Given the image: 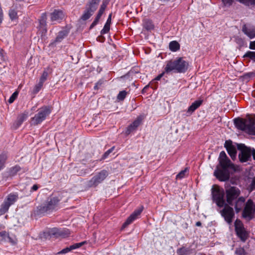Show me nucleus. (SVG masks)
I'll list each match as a JSON object with an SVG mask.
<instances>
[{
	"mask_svg": "<svg viewBox=\"0 0 255 255\" xmlns=\"http://www.w3.org/2000/svg\"><path fill=\"white\" fill-rule=\"evenodd\" d=\"M3 50L2 49L0 48V55L1 56H3Z\"/></svg>",
	"mask_w": 255,
	"mask_h": 255,
	"instance_id": "obj_54",
	"label": "nucleus"
},
{
	"mask_svg": "<svg viewBox=\"0 0 255 255\" xmlns=\"http://www.w3.org/2000/svg\"><path fill=\"white\" fill-rule=\"evenodd\" d=\"M201 225H202L201 223L200 222H199V221H198V222H196V225L197 226H198V227H200V226H201Z\"/></svg>",
	"mask_w": 255,
	"mask_h": 255,
	"instance_id": "obj_53",
	"label": "nucleus"
},
{
	"mask_svg": "<svg viewBox=\"0 0 255 255\" xmlns=\"http://www.w3.org/2000/svg\"><path fill=\"white\" fill-rule=\"evenodd\" d=\"M203 100H197L195 101L188 108L187 112L189 115H191L197 109H198L202 104Z\"/></svg>",
	"mask_w": 255,
	"mask_h": 255,
	"instance_id": "obj_21",
	"label": "nucleus"
},
{
	"mask_svg": "<svg viewBox=\"0 0 255 255\" xmlns=\"http://www.w3.org/2000/svg\"><path fill=\"white\" fill-rule=\"evenodd\" d=\"M234 124L238 129L249 134L255 135V120L254 119L251 118L247 119H235Z\"/></svg>",
	"mask_w": 255,
	"mask_h": 255,
	"instance_id": "obj_4",
	"label": "nucleus"
},
{
	"mask_svg": "<svg viewBox=\"0 0 255 255\" xmlns=\"http://www.w3.org/2000/svg\"><path fill=\"white\" fill-rule=\"evenodd\" d=\"M225 147L228 151V153L231 157L234 159L235 158L237 153L236 148L232 145V143L226 141Z\"/></svg>",
	"mask_w": 255,
	"mask_h": 255,
	"instance_id": "obj_18",
	"label": "nucleus"
},
{
	"mask_svg": "<svg viewBox=\"0 0 255 255\" xmlns=\"http://www.w3.org/2000/svg\"><path fill=\"white\" fill-rule=\"evenodd\" d=\"M222 210L220 213L225 221L229 225H231L235 217V213L233 207L227 204H225L223 207Z\"/></svg>",
	"mask_w": 255,
	"mask_h": 255,
	"instance_id": "obj_10",
	"label": "nucleus"
},
{
	"mask_svg": "<svg viewBox=\"0 0 255 255\" xmlns=\"http://www.w3.org/2000/svg\"><path fill=\"white\" fill-rule=\"evenodd\" d=\"M17 95H18L17 92L16 91V92H14L12 94V95L10 96V97L9 98V99L8 100L9 103H10V104L14 102V101L16 99V98H17Z\"/></svg>",
	"mask_w": 255,
	"mask_h": 255,
	"instance_id": "obj_41",
	"label": "nucleus"
},
{
	"mask_svg": "<svg viewBox=\"0 0 255 255\" xmlns=\"http://www.w3.org/2000/svg\"><path fill=\"white\" fill-rule=\"evenodd\" d=\"M71 250L80 248L78 243L70 246Z\"/></svg>",
	"mask_w": 255,
	"mask_h": 255,
	"instance_id": "obj_48",
	"label": "nucleus"
},
{
	"mask_svg": "<svg viewBox=\"0 0 255 255\" xmlns=\"http://www.w3.org/2000/svg\"><path fill=\"white\" fill-rule=\"evenodd\" d=\"M7 239L9 240V242L10 243H11V244L15 245V244H16L17 241H16V239H12L10 237H9V236L7 238Z\"/></svg>",
	"mask_w": 255,
	"mask_h": 255,
	"instance_id": "obj_45",
	"label": "nucleus"
},
{
	"mask_svg": "<svg viewBox=\"0 0 255 255\" xmlns=\"http://www.w3.org/2000/svg\"><path fill=\"white\" fill-rule=\"evenodd\" d=\"M18 199V194L16 193H10L7 196L4 201L10 206L13 205Z\"/></svg>",
	"mask_w": 255,
	"mask_h": 255,
	"instance_id": "obj_20",
	"label": "nucleus"
},
{
	"mask_svg": "<svg viewBox=\"0 0 255 255\" xmlns=\"http://www.w3.org/2000/svg\"><path fill=\"white\" fill-rule=\"evenodd\" d=\"M16 1H24V0H16Z\"/></svg>",
	"mask_w": 255,
	"mask_h": 255,
	"instance_id": "obj_55",
	"label": "nucleus"
},
{
	"mask_svg": "<svg viewBox=\"0 0 255 255\" xmlns=\"http://www.w3.org/2000/svg\"><path fill=\"white\" fill-rule=\"evenodd\" d=\"M114 149V147H112L111 148H110V149H109L108 150H107L104 154L103 155V158H106L110 153H111L113 150Z\"/></svg>",
	"mask_w": 255,
	"mask_h": 255,
	"instance_id": "obj_44",
	"label": "nucleus"
},
{
	"mask_svg": "<svg viewBox=\"0 0 255 255\" xmlns=\"http://www.w3.org/2000/svg\"><path fill=\"white\" fill-rule=\"evenodd\" d=\"M107 7V4L103 2L102 4L101 5L100 8L99 10V11L98 12V14L94 20V21L92 22L91 25H90V28L92 29L99 22L101 16L103 14V13L105 11V10Z\"/></svg>",
	"mask_w": 255,
	"mask_h": 255,
	"instance_id": "obj_16",
	"label": "nucleus"
},
{
	"mask_svg": "<svg viewBox=\"0 0 255 255\" xmlns=\"http://www.w3.org/2000/svg\"><path fill=\"white\" fill-rule=\"evenodd\" d=\"M219 161L221 169L216 170L214 174L221 181H227L230 176V170L236 171L237 170V166L231 162L224 151L220 153Z\"/></svg>",
	"mask_w": 255,
	"mask_h": 255,
	"instance_id": "obj_1",
	"label": "nucleus"
},
{
	"mask_svg": "<svg viewBox=\"0 0 255 255\" xmlns=\"http://www.w3.org/2000/svg\"><path fill=\"white\" fill-rule=\"evenodd\" d=\"M47 19V15L45 13H43L42 14L39 20L40 27L43 29L45 32L46 31L45 27L46 26V21Z\"/></svg>",
	"mask_w": 255,
	"mask_h": 255,
	"instance_id": "obj_23",
	"label": "nucleus"
},
{
	"mask_svg": "<svg viewBox=\"0 0 255 255\" xmlns=\"http://www.w3.org/2000/svg\"><path fill=\"white\" fill-rule=\"evenodd\" d=\"M127 95V92L126 91L124 90L121 91L117 96V99L119 101H123L126 98Z\"/></svg>",
	"mask_w": 255,
	"mask_h": 255,
	"instance_id": "obj_31",
	"label": "nucleus"
},
{
	"mask_svg": "<svg viewBox=\"0 0 255 255\" xmlns=\"http://www.w3.org/2000/svg\"><path fill=\"white\" fill-rule=\"evenodd\" d=\"M243 31L250 38L255 37V29L254 28H248L245 26L243 28Z\"/></svg>",
	"mask_w": 255,
	"mask_h": 255,
	"instance_id": "obj_22",
	"label": "nucleus"
},
{
	"mask_svg": "<svg viewBox=\"0 0 255 255\" xmlns=\"http://www.w3.org/2000/svg\"><path fill=\"white\" fill-rule=\"evenodd\" d=\"M188 62L183 60V58L179 57L175 60L168 61L164 70L167 73L172 71L178 73H184L188 69Z\"/></svg>",
	"mask_w": 255,
	"mask_h": 255,
	"instance_id": "obj_3",
	"label": "nucleus"
},
{
	"mask_svg": "<svg viewBox=\"0 0 255 255\" xmlns=\"http://www.w3.org/2000/svg\"><path fill=\"white\" fill-rule=\"evenodd\" d=\"M64 17V14L62 10H54L51 14V20L52 21H59Z\"/></svg>",
	"mask_w": 255,
	"mask_h": 255,
	"instance_id": "obj_19",
	"label": "nucleus"
},
{
	"mask_svg": "<svg viewBox=\"0 0 255 255\" xmlns=\"http://www.w3.org/2000/svg\"><path fill=\"white\" fill-rule=\"evenodd\" d=\"M242 216L245 219L251 220L255 217V204L252 199H249L245 203Z\"/></svg>",
	"mask_w": 255,
	"mask_h": 255,
	"instance_id": "obj_8",
	"label": "nucleus"
},
{
	"mask_svg": "<svg viewBox=\"0 0 255 255\" xmlns=\"http://www.w3.org/2000/svg\"><path fill=\"white\" fill-rule=\"evenodd\" d=\"M111 19H112V13L110 14V15H109V17L108 18L106 23L111 24Z\"/></svg>",
	"mask_w": 255,
	"mask_h": 255,
	"instance_id": "obj_49",
	"label": "nucleus"
},
{
	"mask_svg": "<svg viewBox=\"0 0 255 255\" xmlns=\"http://www.w3.org/2000/svg\"><path fill=\"white\" fill-rule=\"evenodd\" d=\"M38 185H36V184H35V185H34L32 187V188H31V190H32V191H36V190L38 189Z\"/></svg>",
	"mask_w": 255,
	"mask_h": 255,
	"instance_id": "obj_50",
	"label": "nucleus"
},
{
	"mask_svg": "<svg viewBox=\"0 0 255 255\" xmlns=\"http://www.w3.org/2000/svg\"><path fill=\"white\" fill-rule=\"evenodd\" d=\"M67 34L68 32L66 30L60 31L55 40V42H60L66 36H67Z\"/></svg>",
	"mask_w": 255,
	"mask_h": 255,
	"instance_id": "obj_27",
	"label": "nucleus"
},
{
	"mask_svg": "<svg viewBox=\"0 0 255 255\" xmlns=\"http://www.w3.org/2000/svg\"><path fill=\"white\" fill-rule=\"evenodd\" d=\"M189 251L185 248H181L177 250V253L178 255H187Z\"/></svg>",
	"mask_w": 255,
	"mask_h": 255,
	"instance_id": "obj_35",
	"label": "nucleus"
},
{
	"mask_svg": "<svg viewBox=\"0 0 255 255\" xmlns=\"http://www.w3.org/2000/svg\"><path fill=\"white\" fill-rule=\"evenodd\" d=\"M165 71L162 72V73H161L160 74H159V75H158L155 78V80H157V81H158L159 80L161 77H163V76L164 75V73H165Z\"/></svg>",
	"mask_w": 255,
	"mask_h": 255,
	"instance_id": "obj_47",
	"label": "nucleus"
},
{
	"mask_svg": "<svg viewBox=\"0 0 255 255\" xmlns=\"http://www.w3.org/2000/svg\"><path fill=\"white\" fill-rule=\"evenodd\" d=\"M238 149L241 151L239 154V158L241 162H245L249 160L251 156L252 149L248 147L244 144H238Z\"/></svg>",
	"mask_w": 255,
	"mask_h": 255,
	"instance_id": "obj_13",
	"label": "nucleus"
},
{
	"mask_svg": "<svg viewBox=\"0 0 255 255\" xmlns=\"http://www.w3.org/2000/svg\"><path fill=\"white\" fill-rule=\"evenodd\" d=\"M244 57H249L255 62V52L248 51L244 55Z\"/></svg>",
	"mask_w": 255,
	"mask_h": 255,
	"instance_id": "obj_32",
	"label": "nucleus"
},
{
	"mask_svg": "<svg viewBox=\"0 0 255 255\" xmlns=\"http://www.w3.org/2000/svg\"><path fill=\"white\" fill-rule=\"evenodd\" d=\"M110 25L111 24L107 23H105L104 28L101 31L102 34L107 33L109 31L110 28Z\"/></svg>",
	"mask_w": 255,
	"mask_h": 255,
	"instance_id": "obj_38",
	"label": "nucleus"
},
{
	"mask_svg": "<svg viewBox=\"0 0 255 255\" xmlns=\"http://www.w3.org/2000/svg\"><path fill=\"white\" fill-rule=\"evenodd\" d=\"M101 0H91L87 4L85 10L80 17L83 21L88 19L97 9L98 5Z\"/></svg>",
	"mask_w": 255,
	"mask_h": 255,
	"instance_id": "obj_7",
	"label": "nucleus"
},
{
	"mask_svg": "<svg viewBox=\"0 0 255 255\" xmlns=\"http://www.w3.org/2000/svg\"><path fill=\"white\" fill-rule=\"evenodd\" d=\"M8 236V234L5 231L0 232V242L5 241Z\"/></svg>",
	"mask_w": 255,
	"mask_h": 255,
	"instance_id": "obj_33",
	"label": "nucleus"
},
{
	"mask_svg": "<svg viewBox=\"0 0 255 255\" xmlns=\"http://www.w3.org/2000/svg\"><path fill=\"white\" fill-rule=\"evenodd\" d=\"M27 113H23L20 114L17 118L16 121V125L17 127L19 126L27 118Z\"/></svg>",
	"mask_w": 255,
	"mask_h": 255,
	"instance_id": "obj_26",
	"label": "nucleus"
},
{
	"mask_svg": "<svg viewBox=\"0 0 255 255\" xmlns=\"http://www.w3.org/2000/svg\"><path fill=\"white\" fill-rule=\"evenodd\" d=\"M9 207L10 206L9 205L3 201L0 207V215H2L6 213L8 211Z\"/></svg>",
	"mask_w": 255,
	"mask_h": 255,
	"instance_id": "obj_25",
	"label": "nucleus"
},
{
	"mask_svg": "<svg viewBox=\"0 0 255 255\" xmlns=\"http://www.w3.org/2000/svg\"><path fill=\"white\" fill-rule=\"evenodd\" d=\"M241 193V190L235 186H231L225 190L227 203L234 206L237 213L242 210L246 202V197L240 196Z\"/></svg>",
	"mask_w": 255,
	"mask_h": 255,
	"instance_id": "obj_2",
	"label": "nucleus"
},
{
	"mask_svg": "<svg viewBox=\"0 0 255 255\" xmlns=\"http://www.w3.org/2000/svg\"><path fill=\"white\" fill-rule=\"evenodd\" d=\"M142 211V208L135 210L127 219L126 222L123 224L122 228H125L128 225L131 224L140 215Z\"/></svg>",
	"mask_w": 255,
	"mask_h": 255,
	"instance_id": "obj_14",
	"label": "nucleus"
},
{
	"mask_svg": "<svg viewBox=\"0 0 255 255\" xmlns=\"http://www.w3.org/2000/svg\"><path fill=\"white\" fill-rule=\"evenodd\" d=\"M43 85V84L40 82H39V83L35 85L33 88V93H37L42 88Z\"/></svg>",
	"mask_w": 255,
	"mask_h": 255,
	"instance_id": "obj_36",
	"label": "nucleus"
},
{
	"mask_svg": "<svg viewBox=\"0 0 255 255\" xmlns=\"http://www.w3.org/2000/svg\"><path fill=\"white\" fill-rule=\"evenodd\" d=\"M108 172L106 170H103L94 176L88 182V185L90 187H96L102 183L108 176Z\"/></svg>",
	"mask_w": 255,
	"mask_h": 255,
	"instance_id": "obj_12",
	"label": "nucleus"
},
{
	"mask_svg": "<svg viewBox=\"0 0 255 255\" xmlns=\"http://www.w3.org/2000/svg\"><path fill=\"white\" fill-rule=\"evenodd\" d=\"M71 251V247L70 246L69 247L63 249L62 250H61V251L58 252V254H66V253H68L69 252H70Z\"/></svg>",
	"mask_w": 255,
	"mask_h": 255,
	"instance_id": "obj_43",
	"label": "nucleus"
},
{
	"mask_svg": "<svg viewBox=\"0 0 255 255\" xmlns=\"http://www.w3.org/2000/svg\"><path fill=\"white\" fill-rule=\"evenodd\" d=\"M9 15L10 16V18L12 19H15L17 18V13L15 10L14 9H11L9 10Z\"/></svg>",
	"mask_w": 255,
	"mask_h": 255,
	"instance_id": "obj_37",
	"label": "nucleus"
},
{
	"mask_svg": "<svg viewBox=\"0 0 255 255\" xmlns=\"http://www.w3.org/2000/svg\"><path fill=\"white\" fill-rule=\"evenodd\" d=\"M48 75V74L47 72H46L45 71H43V72L39 79V82H40L43 84L44 82L47 79Z\"/></svg>",
	"mask_w": 255,
	"mask_h": 255,
	"instance_id": "obj_39",
	"label": "nucleus"
},
{
	"mask_svg": "<svg viewBox=\"0 0 255 255\" xmlns=\"http://www.w3.org/2000/svg\"><path fill=\"white\" fill-rule=\"evenodd\" d=\"M144 116L143 115H140L138 116L134 121L128 126L127 129V133H129L131 131L134 130L137 127H138L142 120L144 119Z\"/></svg>",
	"mask_w": 255,
	"mask_h": 255,
	"instance_id": "obj_15",
	"label": "nucleus"
},
{
	"mask_svg": "<svg viewBox=\"0 0 255 255\" xmlns=\"http://www.w3.org/2000/svg\"><path fill=\"white\" fill-rule=\"evenodd\" d=\"M225 192L223 190L220 189L219 186L214 185L212 188V199L219 207H223L225 204L224 196Z\"/></svg>",
	"mask_w": 255,
	"mask_h": 255,
	"instance_id": "obj_6",
	"label": "nucleus"
},
{
	"mask_svg": "<svg viewBox=\"0 0 255 255\" xmlns=\"http://www.w3.org/2000/svg\"><path fill=\"white\" fill-rule=\"evenodd\" d=\"M20 169L21 168L19 166L15 165L9 169V174L10 175L13 176L15 175L18 171H19Z\"/></svg>",
	"mask_w": 255,
	"mask_h": 255,
	"instance_id": "obj_30",
	"label": "nucleus"
},
{
	"mask_svg": "<svg viewBox=\"0 0 255 255\" xmlns=\"http://www.w3.org/2000/svg\"><path fill=\"white\" fill-rule=\"evenodd\" d=\"M7 159V155L5 153L0 154V170L3 168Z\"/></svg>",
	"mask_w": 255,
	"mask_h": 255,
	"instance_id": "obj_29",
	"label": "nucleus"
},
{
	"mask_svg": "<svg viewBox=\"0 0 255 255\" xmlns=\"http://www.w3.org/2000/svg\"><path fill=\"white\" fill-rule=\"evenodd\" d=\"M235 228L238 237L242 242H245L248 238L249 234L246 230L244 224L241 220L237 219L235 221Z\"/></svg>",
	"mask_w": 255,
	"mask_h": 255,
	"instance_id": "obj_11",
	"label": "nucleus"
},
{
	"mask_svg": "<svg viewBox=\"0 0 255 255\" xmlns=\"http://www.w3.org/2000/svg\"><path fill=\"white\" fill-rule=\"evenodd\" d=\"M169 49L172 51H176L180 49L179 44L176 41H173L169 43Z\"/></svg>",
	"mask_w": 255,
	"mask_h": 255,
	"instance_id": "obj_24",
	"label": "nucleus"
},
{
	"mask_svg": "<svg viewBox=\"0 0 255 255\" xmlns=\"http://www.w3.org/2000/svg\"><path fill=\"white\" fill-rule=\"evenodd\" d=\"M252 153L254 159L255 160V149H253L252 150Z\"/></svg>",
	"mask_w": 255,
	"mask_h": 255,
	"instance_id": "obj_51",
	"label": "nucleus"
},
{
	"mask_svg": "<svg viewBox=\"0 0 255 255\" xmlns=\"http://www.w3.org/2000/svg\"><path fill=\"white\" fill-rule=\"evenodd\" d=\"M51 110L47 107H44L40 109L37 114L31 119V124L37 125L43 121L46 117L50 114Z\"/></svg>",
	"mask_w": 255,
	"mask_h": 255,
	"instance_id": "obj_9",
	"label": "nucleus"
},
{
	"mask_svg": "<svg viewBox=\"0 0 255 255\" xmlns=\"http://www.w3.org/2000/svg\"><path fill=\"white\" fill-rule=\"evenodd\" d=\"M249 47L251 49H255V41L250 42Z\"/></svg>",
	"mask_w": 255,
	"mask_h": 255,
	"instance_id": "obj_46",
	"label": "nucleus"
},
{
	"mask_svg": "<svg viewBox=\"0 0 255 255\" xmlns=\"http://www.w3.org/2000/svg\"><path fill=\"white\" fill-rule=\"evenodd\" d=\"M107 7V4L103 2L102 4L101 5L100 8L99 10V11L98 12V14L94 20V21L92 22L91 25H90V28L92 29L99 22L101 16L103 14V13L105 11V10Z\"/></svg>",
	"mask_w": 255,
	"mask_h": 255,
	"instance_id": "obj_17",
	"label": "nucleus"
},
{
	"mask_svg": "<svg viewBox=\"0 0 255 255\" xmlns=\"http://www.w3.org/2000/svg\"><path fill=\"white\" fill-rule=\"evenodd\" d=\"M237 255H246V253L244 249L242 248H237L236 250Z\"/></svg>",
	"mask_w": 255,
	"mask_h": 255,
	"instance_id": "obj_40",
	"label": "nucleus"
},
{
	"mask_svg": "<svg viewBox=\"0 0 255 255\" xmlns=\"http://www.w3.org/2000/svg\"><path fill=\"white\" fill-rule=\"evenodd\" d=\"M143 26L146 29L148 30L152 29L154 28V25L152 24L151 21L147 19L144 21Z\"/></svg>",
	"mask_w": 255,
	"mask_h": 255,
	"instance_id": "obj_28",
	"label": "nucleus"
},
{
	"mask_svg": "<svg viewBox=\"0 0 255 255\" xmlns=\"http://www.w3.org/2000/svg\"><path fill=\"white\" fill-rule=\"evenodd\" d=\"M61 200L60 196H51L47 199L45 204L37 207V213L44 214L52 212L57 207Z\"/></svg>",
	"mask_w": 255,
	"mask_h": 255,
	"instance_id": "obj_5",
	"label": "nucleus"
},
{
	"mask_svg": "<svg viewBox=\"0 0 255 255\" xmlns=\"http://www.w3.org/2000/svg\"><path fill=\"white\" fill-rule=\"evenodd\" d=\"M86 243V242L84 241V242H81V243H78V244L79 245V247H81V246H82L83 245H84Z\"/></svg>",
	"mask_w": 255,
	"mask_h": 255,
	"instance_id": "obj_52",
	"label": "nucleus"
},
{
	"mask_svg": "<svg viewBox=\"0 0 255 255\" xmlns=\"http://www.w3.org/2000/svg\"><path fill=\"white\" fill-rule=\"evenodd\" d=\"M224 6H229L232 4L233 0H222Z\"/></svg>",
	"mask_w": 255,
	"mask_h": 255,
	"instance_id": "obj_42",
	"label": "nucleus"
},
{
	"mask_svg": "<svg viewBox=\"0 0 255 255\" xmlns=\"http://www.w3.org/2000/svg\"><path fill=\"white\" fill-rule=\"evenodd\" d=\"M188 171V169L187 168H186L184 170L181 171L177 175H176V178L177 179H182L183 177H184Z\"/></svg>",
	"mask_w": 255,
	"mask_h": 255,
	"instance_id": "obj_34",
	"label": "nucleus"
}]
</instances>
